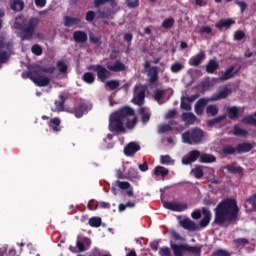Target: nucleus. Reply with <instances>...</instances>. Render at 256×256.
Instances as JSON below:
<instances>
[{"instance_id": "27", "label": "nucleus", "mask_w": 256, "mask_h": 256, "mask_svg": "<svg viewBox=\"0 0 256 256\" xmlns=\"http://www.w3.org/2000/svg\"><path fill=\"white\" fill-rule=\"evenodd\" d=\"M64 25L65 27H74V25H81V18L65 16Z\"/></svg>"}, {"instance_id": "59", "label": "nucleus", "mask_w": 256, "mask_h": 256, "mask_svg": "<svg viewBox=\"0 0 256 256\" xmlns=\"http://www.w3.org/2000/svg\"><path fill=\"white\" fill-rule=\"evenodd\" d=\"M212 256H231V254L223 249L216 250L212 253Z\"/></svg>"}, {"instance_id": "15", "label": "nucleus", "mask_w": 256, "mask_h": 256, "mask_svg": "<svg viewBox=\"0 0 256 256\" xmlns=\"http://www.w3.org/2000/svg\"><path fill=\"white\" fill-rule=\"evenodd\" d=\"M239 71H241V67L235 70V66H230L225 72L222 73L220 76V81H228V79H233V77H235Z\"/></svg>"}, {"instance_id": "64", "label": "nucleus", "mask_w": 256, "mask_h": 256, "mask_svg": "<svg viewBox=\"0 0 256 256\" xmlns=\"http://www.w3.org/2000/svg\"><path fill=\"white\" fill-rule=\"evenodd\" d=\"M95 16H96L95 12H93L91 10L88 11L86 13V21H88L89 23L93 22L95 20Z\"/></svg>"}, {"instance_id": "32", "label": "nucleus", "mask_w": 256, "mask_h": 256, "mask_svg": "<svg viewBox=\"0 0 256 256\" xmlns=\"http://www.w3.org/2000/svg\"><path fill=\"white\" fill-rule=\"evenodd\" d=\"M217 69H219V62L213 59L209 60V62L206 65V72L210 75H213V73H215Z\"/></svg>"}, {"instance_id": "54", "label": "nucleus", "mask_w": 256, "mask_h": 256, "mask_svg": "<svg viewBox=\"0 0 256 256\" xmlns=\"http://www.w3.org/2000/svg\"><path fill=\"white\" fill-rule=\"evenodd\" d=\"M57 68L60 73L62 74L67 73V64H65L63 61L57 62Z\"/></svg>"}, {"instance_id": "31", "label": "nucleus", "mask_w": 256, "mask_h": 256, "mask_svg": "<svg viewBox=\"0 0 256 256\" xmlns=\"http://www.w3.org/2000/svg\"><path fill=\"white\" fill-rule=\"evenodd\" d=\"M237 153V146L234 147L231 144H226L222 147V155L228 157V155H235Z\"/></svg>"}, {"instance_id": "43", "label": "nucleus", "mask_w": 256, "mask_h": 256, "mask_svg": "<svg viewBox=\"0 0 256 256\" xmlns=\"http://www.w3.org/2000/svg\"><path fill=\"white\" fill-rule=\"evenodd\" d=\"M101 218L99 217H91L88 221L90 227H101Z\"/></svg>"}, {"instance_id": "22", "label": "nucleus", "mask_w": 256, "mask_h": 256, "mask_svg": "<svg viewBox=\"0 0 256 256\" xmlns=\"http://www.w3.org/2000/svg\"><path fill=\"white\" fill-rule=\"evenodd\" d=\"M204 59H205V52L200 51L197 55L190 58L189 65H191L192 67H199Z\"/></svg>"}, {"instance_id": "19", "label": "nucleus", "mask_w": 256, "mask_h": 256, "mask_svg": "<svg viewBox=\"0 0 256 256\" xmlns=\"http://www.w3.org/2000/svg\"><path fill=\"white\" fill-rule=\"evenodd\" d=\"M249 151H253V144L249 142L238 143L236 145V153L238 155H243V153H249Z\"/></svg>"}, {"instance_id": "44", "label": "nucleus", "mask_w": 256, "mask_h": 256, "mask_svg": "<svg viewBox=\"0 0 256 256\" xmlns=\"http://www.w3.org/2000/svg\"><path fill=\"white\" fill-rule=\"evenodd\" d=\"M173 25H175V19L174 18H166L162 22L163 29H171V27H173Z\"/></svg>"}, {"instance_id": "52", "label": "nucleus", "mask_w": 256, "mask_h": 256, "mask_svg": "<svg viewBox=\"0 0 256 256\" xmlns=\"http://www.w3.org/2000/svg\"><path fill=\"white\" fill-rule=\"evenodd\" d=\"M163 95H165V90L162 89H156L154 91V99L156 101H161V99H163Z\"/></svg>"}, {"instance_id": "55", "label": "nucleus", "mask_w": 256, "mask_h": 256, "mask_svg": "<svg viewBox=\"0 0 256 256\" xmlns=\"http://www.w3.org/2000/svg\"><path fill=\"white\" fill-rule=\"evenodd\" d=\"M126 5L129 9H137L139 7V0H126Z\"/></svg>"}, {"instance_id": "18", "label": "nucleus", "mask_w": 256, "mask_h": 256, "mask_svg": "<svg viewBox=\"0 0 256 256\" xmlns=\"http://www.w3.org/2000/svg\"><path fill=\"white\" fill-rule=\"evenodd\" d=\"M59 100H56L54 102L55 109H51L53 112L61 113V111H65V102L67 101V96L60 94L59 95Z\"/></svg>"}, {"instance_id": "8", "label": "nucleus", "mask_w": 256, "mask_h": 256, "mask_svg": "<svg viewBox=\"0 0 256 256\" xmlns=\"http://www.w3.org/2000/svg\"><path fill=\"white\" fill-rule=\"evenodd\" d=\"M3 49L11 51L13 49V42H5V38H0V63H5L9 59L7 51H3Z\"/></svg>"}, {"instance_id": "6", "label": "nucleus", "mask_w": 256, "mask_h": 256, "mask_svg": "<svg viewBox=\"0 0 256 256\" xmlns=\"http://www.w3.org/2000/svg\"><path fill=\"white\" fill-rule=\"evenodd\" d=\"M89 71H94L97 73L98 79L102 82L105 83L109 77H111V72L107 70L103 65H91L88 67Z\"/></svg>"}, {"instance_id": "21", "label": "nucleus", "mask_w": 256, "mask_h": 256, "mask_svg": "<svg viewBox=\"0 0 256 256\" xmlns=\"http://www.w3.org/2000/svg\"><path fill=\"white\" fill-rule=\"evenodd\" d=\"M231 25H235V20L231 18H227V19L222 18L218 22H216L215 27L216 29H219V31H221V29L223 28L230 29Z\"/></svg>"}, {"instance_id": "38", "label": "nucleus", "mask_w": 256, "mask_h": 256, "mask_svg": "<svg viewBox=\"0 0 256 256\" xmlns=\"http://www.w3.org/2000/svg\"><path fill=\"white\" fill-rule=\"evenodd\" d=\"M171 249L174 253V256H183L185 251V245L171 244Z\"/></svg>"}, {"instance_id": "41", "label": "nucleus", "mask_w": 256, "mask_h": 256, "mask_svg": "<svg viewBox=\"0 0 256 256\" xmlns=\"http://www.w3.org/2000/svg\"><path fill=\"white\" fill-rule=\"evenodd\" d=\"M247 130L241 129L238 125L234 126L233 135L236 137H247Z\"/></svg>"}, {"instance_id": "37", "label": "nucleus", "mask_w": 256, "mask_h": 256, "mask_svg": "<svg viewBox=\"0 0 256 256\" xmlns=\"http://www.w3.org/2000/svg\"><path fill=\"white\" fill-rule=\"evenodd\" d=\"M224 119H227L226 114H223L214 119L208 120L207 125H208V127H215V125H219V123H221V121H224Z\"/></svg>"}, {"instance_id": "40", "label": "nucleus", "mask_w": 256, "mask_h": 256, "mask_svg": "<svg viewBox=\"0 0 256 256\" xmlns=\"http://www.w3.org/2000/svg\"><path fill=\"white\" fill-rule=\"evenodd\" d=\"M82 81L88 85H92V83H95V75L91 72H85L82 76Z\"/></svg>"}, {"instance_id": "20", "label": "nucleus", "mask_w": 256, "mask_h": 256, "mask_svg": "<svg viewBox=\"0 0 256 256\" xmlns=\"http://www.w3.org/2000/svg\"><path fill=\"white\" fill-rule=\"evenodd\" d=\"M225 169L228 171V173H231L232 175H243L244 173L243 167L237 165V162H232L228 164Z\"/></svg>"}, {"instance_id": "60", "label": "nucleus", "mask_w": 256, "mask_h": 256, "mask_svg": "<svg viewBox=\"0 0 256 256\" xmlns=\"http://www.w3.org/2000/svg\"><path fill=\"white\" fill-rule=\"evenodd\" d=\"M184 251H187L188 253H201V249L195 246H185Z\"/></svg>"}, {"instance_id": "34", "label": "nucleus", "mask_w": 256, "mask_h": 256, "mask_svg": "<svg viewBox=\"0 0 256 256\" xmlns=\"http://www.w3.org/2000/svg\"><path fill=\"white\" fill-rule=\"evenodd\" d=\"M227 113L229 119H232V121L239 119V108H237V106L228 107Z\"/></svg>"}, {"instance_id": "62", "label": "nucleus", "mask_w": 256, "mask_h": 256, "mask_svg": "<svg viewBox=\"0 0 256 256\" xmlns=\"http://www.w3.org/2000/svg\"><path fill=\"white\" fill-rule=\"evenodd\" d=\"M159 255L160 256H171V250L169 249V247L160 248Z\"/></svg>"}, {"instance_id": "16", "label": "nucleus", "mask_w": 256, "mask_h": 256, "mask_svg": "<svg viewBox=\"0 0 256 256\" xmlns=\"http://www.w3.org/2000/svg\"><path fill=\"white\" fill-rule=\"evenodd\" d=\"M150 85H155L159 81V66H152L147 71Z\"/></svg>"}, {"instance_id": "7", "label": "nucleus", "mask_w": 256, "mask_h": 256, "mask_svg": "<svg viewBox=\"0 0 256 256\" xmlns=\"http://www.w3.org/2000/svg\"><path fill=\"white\" fill-rule=\"evenodd\" d=\"M92 106L87 102H80L77 107H74L70 113L76 117V119H81L85 115V113H89L91 111Z\"/></svg>"}, {"instance_id": "10", "label": "nucleus", "mask_w": 256, "mask_h": 256, "mask_svg": "<svg viewBox=\"0 0 256 256\" xmlns=\"http://www.w3.org/2000/svg\"><path fill=\"white\" fill-rule=\"evenodd\" d=\"M137 91H139V92L137 93ZM134 93H136V94L134 95V98L132 99V103H134V105H138L139 107H141L142 105L145 104V89L141 88L140 85H136L134 87Z\"/></svg>"}, {"instance_id": "39", "label": "nucleus", "mask_w": 256, "mask_h": 256, "mask_svg": "<svg viewBox=\"0 0 256 256\" xmlns=\"http://www.w3.org/2000/svg\"><path fill=\"white\" fill-rule=\"evenodd\" d=\"M10 7L12 11H23L25 3H23L21 0H13V2L10 4Z\"/></svg>"}, {"instance_id": "53", "label": "nucleus", "mask_w": 256, "mask_h": 256, "mask_svg": "<svg viewBox=\"0 0 256 256\" xmlns=\"http://www.w3.org/2000/svg\"><path fill=\"white\" fill-rule=\"evenodd\" d=\"M31 51L34 55H43V48H41L39 44H34L31 48Z\"/></svg>"}, {"instance_id": "50", "label": "nucleus", "mask_w": 256, "mask_h": 256, "mask_svg": "<svg viewBox=\"0 0 256 256\" xmlns=\"http://www.w3.org/2000/svg\"><path fill=\"white\" fill-rule=\"evenodd\" d=\"M234 245L236 247H243L245 245H249V240L246 238H237L234 240Z\"/></svg>"}, {"instance_id": "42", "label": "nucleus", "mask_w": 256, "mask_h": 256, "mask_svg": "<svg viewBox=\"0 0 256 256\" xmlns=\"http://www.w3.org/2000/svg\"><path fill=\"white\" fill-rule=\"evenodd\" d=\"M192 173L196 179H202L205 172H203V168L201 166H196L192 169Z\"/></svg>"}, {"instance_id": "35", "label": "nucleus", "mask_w": 256, "mask_h": 256, "mask_svg": "<svg viewBox=\"0 0 256 256\" xmlns=\"http://www.w3.org/2000/svg\"><path fill=\"white\" fill-rule=\"evenodd\" d=\"M109 71H114V73H119V71H125V64L120 61H116L113 65L108 66Z\"/></svg>"}, {"instance_id": "57", "label": "nucleus", "mask_w": 256, "mask_h": 256, "mask_svg": "<svg viewBox=\"0 0 256 256\" xmlns=\"http://www.w3.org/2000/svg\"><path fill=\"white\" fill-rule=\"evenodd\" d=\"M235 5H238L241 13H245L247 10V3L245 1L235 0Z\"/></svg>"}, {"instance_id": "9", "label": "nucleus", "mask_w": 256, "mask_h": 256, "mask_svg": "<svg viewBox=\"0 0 256 256\" xmlns=\"http://www.w3.org/2000/svg\"><path fill=\"white\" fill-rule=\"evenodd\" d=\"M233 93V90L227 86H220L218 88V93L211 96L210 101H221V99H227L229 95Z\"/></svg>"}, {"instance_id": "58", "label": "nucleus", "mask_w": 256, "mask_h": 256, "mask_svg": "<svg viewBox=\"0 0 256 256\" xmlns=\"http://www.w3.org/2000/svg\"><path fill=\"white\" fill-rule=\"evenodd\" d=\"M90 43H93V45H98V46H100V45H102V41H101V38H99V37H97V36H95V35H93V34H90Z\"/></svg>"}, {"instance_id": "30", "label": "nucleus", "mask_w": 256, "mask_h": 256, "mask_svg": "<svg viewBox=\"0 0 256 256\" xmlns=\"http://www.w3.org/2000/svg\"><path fill=\"white\" fill-rule=\"evenodd\" d=\"M245 207L248 211H256V193L245 200Z\"/></svg>"}, {"instance_id": "36", "label": "nucleus", "mask_w": 256, "mask_h": 256, "mask_svg": "<svg viewBox=\"0 0 256 256\" xmlns=\"http://www.w3.org/2000/svg\"><path fill=\"white\" fill-rule=\"evenodd\" d=\"M156 177H167L169 175V169L163 166H156L154 170Z\"/></svg>"}, {"instance_id": "13", "label": "nucleus", "mask_w": 256, "mask_h": 256, "mask_svg": "<svg viewBox=\"0 0 256 256\" xmlns=\"http://www.w3.org/2000/svg\"><path fill=\"white\" fill-rule=\"evenodd\" d=\"M202 215H203V218L200 220L198 227H200L201 229H205V227H207L209 223H211V217H212L211 210H209V208L207 207H203Z\"/></svg>"}, {"instance_id": "49", "label": "nucleus", "mask_w": 256, "mask_h": 256, "mask_svg": "<svg viewBox=\"0 0 256 256\" xmlns=\"http://www.w3.org/2000/svg\"><path fill=\"white\" fill-rule=\"evenodd\" d=\"M106 87L110 89V91H115L119 87V81L118 80H109L106 82Z\"/></svg>"}, {"instance_id": "47", "label": "nucleus", "mask_w": 256, "mask_h": 256, "mask_svg": "<svg viewBox=\"0 0 256 256\" xmlns=\"http://www.w3.org/2000/svg\"><path fill=\"white\" fill-rule=\"evenodd\" d=\"M199 35H211L213 33V28L211 26H202L198 30Z\"/></svg>"}, {"instance_id": "48", "label": "nucleus", "mask_w": 256, "mask_h": 256, "mask_svg": "<svg viewBox=\"0 0 256 256\" xmlns=\"http://www.w3.org/2000/svg\"><path fill=\"white\" fill-rule=\"evenodd\" d=\"M55 66H49V67H44V66H42V67H39L36 71L38 72V73H55Z\"/></svg>"}, {"instance_id": "2", "label": "nucleus", "mask_w": 256, "mask_h": 256, "mask_svg": "<svg viewBox=\"0 0 256 256\" xmlns=\"http://www.w3.org/2000/svg\"><path fill=\"white\" fill-rule=\"evenodd\" d=\"M215 217L212 225H218L221 227L225 223H232L237 221L239 215V207L237 206V200L233 198L223 199L214 209Z\"/></svg>"}, {"instance_id": "12", "label": "nucleus", "mask_w": 256, "mask_h": 256, "mask_svg": "<svg viewBox=\"0 0 256 256\" xmlns=\"http://www.w3.org/2000/svg\"><path fill=\"white\" fill-rule=\"evenodd\" d=\"M201 158V152L199 150H192L182 159L183 165H191V163H195L197 159Z\"/></svg>"}, {"instance_id": "46", "label": "nucleus", "mask_w": 256, "mask_h": 256, "mask_svg": "<svg viewBox=\"0 0 256 256\" xmlns=\"http://www.w3.org/2000/svg\"><path fill=\"white\" fill-rule=\"evenodd\" d=\"M173 128H171V125L169 124H161L158 126V133L160 135H163V133H169V131H172Z\"/></svg>"}, {"instance_id": "4", "label": "nucleus", "mask_w": 256, "mask_h": 256, "mask_svg": "<svg viewBox=\"0 0 256 256\" xmlns=\"http://www.w3.org/2000/svg\"><path fill=\"white\" fill-rule=\"evenodd\" d=\"M205 133L199 128H192L182 134V139L188 145H197L203 141Z\"/></svg>"}, {"instance_id": "26", "label": "nucleus", "mask_w": 256, "mask_h": 256, "mask_svg": "<svg viewBox=\"0 0 256 256\" xmlns=\"http://www.w3.org/2000/svg\"><path fill=\"white\" fill-rule=\"evenodd\" d=\"M48 126L54 131V133H59V131H61V118H52L49 121Z\"/></svg>"}, {"instance_id": "14", "label": "nucleus", "mask_w": 256, "mask_h": 256, "mask_svg": "<svg viewBox=\"0 0 256 256\" xmlns=\"http://www.w3.org/2000/svg\"><path fill=\"white\" fill-rule=\"evenodd\" d=\"M137 151H141V146L136 142H130L124 148V155L126 157H133Z\"/></svg>"}, {"instance_id": "45", "label": "nucleus", "mask_w": 256, "mask_h": 256, "mask_svg": "<svg viewBox=\"0 0 256 256\" xmlns=\"http://www.w3.org/2000/svg\"><path fill=\"white\" fill-rule=\"evenodd\" d=\"M206 113H207V115H211L212 117H215V115H217V113H219V108L215 105H209L206 108Z\"/></svg>"}, {"instance_id": "11", "label": "nucleus", "mask_w": 256, "mask_h": 256, "mask_svg": "<svg viewBox=\"0 0 256 256\" xmlns=\"http://www.w3.org/2000/svg\"><path fill=\"white\" fill-rule=\"evenodd\" d=\"M165 209H169L170 211H176L181 213L187 209V203H180V202H164Z\"/></svg>"}, {"instance_id": "1", "label": "nucleus", "mask_w": 256, "mask_h": 256, "mask_svg": "<svg viewBox=\"0 0 256 256\" xmlns=\"http://www.w3.org/2000/svg\"><path fill=\"white\" fill-rule=\"evenodd\" d=\"M126 129H135L137 125V115L135 110L129 106H124L110 116L109 129L116 133H125Z\"/></svg>"}, {"instance_id": "56", "label": "nucleus", "mask_w": 256, "mask_h": 256, "mask_svg": "<svg viewBox=\"0 0 256 256\" xmlns=\"http://www.w3.org/2000/svg\"><path fill=\"white\" fill-rule=\"evenodd\" d=\"M242 39H245V32L242 30H237L234 33V41H242Z\"/></svg>"}, {"instance_id": "5", "label": "nucleus", "mask_w": 256, "mask_h": 256, "mask_svg": "<svg viewBox=\"0 0 256 256\" xmlns=\"http://www.w3.org/2000/svg\"><path fill=\"white\" fill-rule=\"evenodd\" d=\"M37 73H38L37 70L28 71L26 73V76L28 79L33 81V83H35V85H37V87H47V85H49V83H51V78H49L47 76L35 77L34 75H37Z\"/></svg>"}, {"instance_id": "25", "label": "nucleus", "mask_w": 256, "mask_h": 256, "mask_svg": "<svg viewBox=\"0 0 256 256\" xmlns=\"http://www.w3.org/2000/svg\"><path fill=\"white\" fill-rule=\"evenodd\" d=\"M73 39L75 43H86L88 37L85 31L77 30L73 32Z\"/></svg>"}, {"instance_id": "51", "label": "nucleus", "mask_w": 256, "mask_h": 256, "mask_svg": "<svg viewBox=\"0 0 256 256\" xmlns=\"http://www.w3.org/2000/svg\"><path fill=\"white\" fill-rule=\"evenodd\" d=\"M170 69L172 73H179V71L183 69V65L181 64V62H175L171 65Z\"/></svg>"}, {"instance_id": "23", "label": "nucleus", "mask_w": 256, "mask_h": 256, "mask_svg": "<svg viewBox=\"0 0 256 256\" xmlns=\"http://www.w3.org/2000/svg\"><path fill=\"white\" fill-rule=\"evenodd\" d=\"M181 119L184 121L185 125H195L197 121V116L191 112H184L181 115Z\"/></svg>"}, {"instance_id": "17", "label": "nucleus", "mask_w": 256, "mask_h": 256, "mask_svg": "<svg viewBox=\"0 0 256 256\" xmlns=\"http://www.w3.org/2000/svg\"><path fill=\"white\" fill-rule=\"evenodd\" d=\"M180 225L183 229H187V231H197L199 229V225L189 218L180 221Z\"/></svg>"}, {"instance_id": "63", "label": "nucleus", "mask_w": 256, "mask_h": 256, "mask_svg": "<svg viewBox=\"0 0 256 256\" xmlns=\"http://www.w3.org/2000/svg\"><path fill=\"white\" fill-rule=\"evenodd\" d=\"M118 183V187L120 189H130L131 188V183L127 182V181H117Z\"/></svg>"}, {"instance_id": "28", "label": "nucleus", "mask_w": 256, "mask_h": 256, "mask_svg": "<svg viewBox=\"0 0 256 256\" xmlns=\"http://www.w3.org/2000/svg\"><path fill=\"white\" fill-rule=\"evenodd\" d=\"M85 245L87 246L91 245V239L84 237V238H81V240L76 241V247L80 253H83L84 251H86Z\"/></svg>"}, {"instance_id": "61", "label": "nucleus", "mask_w": 256, "mask_h": 256, "mask_svg": "<svg viewBox=\"0 0 256 256\" xmlns=\"http://www.w3.org/2000/svg\"><path fill=\"white\" fill-rule=\"evenodd\" d=\"M98 207H99V203H97V201L90 200L88 202V209H89V211H95V209H97Z\"/></svg>"}, {"instance_id": "3", "label": "nucleus", "mask_w": 256, "mask_h": 256, "mask_svg": "<svg viewBox=\"0 0 256 256\" xmlns=\"http://www.w3.org/2000/svg\"><path fill=\"white\" fill-rule=\"evenodd\" d=\"M39 20L35 17L29 19L28 22H22L18 25L17 29L20 31V39L22 41H31L33 39V35H35V29Z\"/></svg>"}, {"instance_id": "24", "label": "nucleus", "mask_w": 256, "mask_h": 256, "mask_svg": "<svg viewBox=\"0 0 256 256\" xmlns=\"http://www.w3.org/2000/svg\"><path fill=\"white\" fill-rule=\"evenodd\" d=\"M138 112L143 125H147L149 121H151V112H149L145 107H140Z\"/></svg>"}, {"instance_id": "29", "label": "nucleus", "mask_w": 256, "mask_h": 256, "mask_svg": "<svg viewBox=\"0 0 256 256\" xmlns=\"http://www.w3.org/2000/svg\"><path fill=\"white\" fill-rule=\"evenodd\" d=\"M207 105V99L201 98L195 104V113L198 115H203L205 111V106Z\"/></svg>"}, {"instance_id": "33", "label": "nucleus", "mask_w": 256, "mask_h": 256, "mask_svg": "<svg viewBox=\"0 0 256 256\" xmlns=\"http://www.w3.org/2000/svg\"><path fill=\"white\" fill-rule=\"evenodd\" d=\"M199 161L200 163H215V161H217V157L213 156V154L203 153L200 154Z\"/></svg>"}]
</instances>
